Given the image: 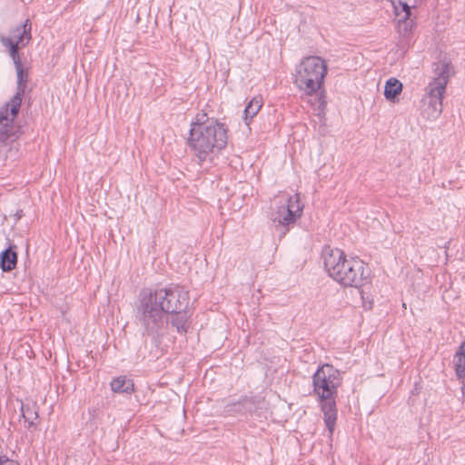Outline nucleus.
I'll return each mask as SVG.
<instances>
[{
	"label": "nucleus",
	"mask_w": 465,
	"mask_h": 465,
	"mask_svg": "<svg viewBox=\"0 0 465 465\" xmlns=\"http://www.w3.org/2000/svg\"><path fill=\"white\" fill-rule=\"evenodd\" d=\"M398 17V32L403 36H409L415 25L414 19L411 17V11H401Z\"/></svg>",
	"instance_id": "obj_12"
},
{
	"label": "nucleus",
	"mask_w": 465,
	"mask_h": 465,
	"mask_svg": "<svg viewBox=\"0 0 465 465\" xmlns=\"http://www.w3.org/2000/svg\"><path fill=\"white\" fill-rule=\"evenodd\" d=\"M326 104L325 101H322L321 104H320V107H324Z\"/></svg>",
	"instance_id": "obj_25"
},
{
	"label": "nucleus",
	"mask_w": 465,
	"mask_h": 465,
	"mask_svg": "<svg viewBox=\"0 0 465 465\" xmlns=\"http://www.w3.org/2000/svg\"><path fill=\"white\" fill-rule=\"evenodd\" d=\"M189 302V292L179 284L171 283L156 290L141 291L134 316L142 327L143 336L150 337L155 347H159L167 325L165 313L184 311Z\"/></svg>",
	"instance_id": "obj_1"
},
{
	"label": "nucleus",
	"mask_w": 465,
	"mask_h": 465,
	"mask_svg": "<svg viewBox=\"0 0 465 465\" xmlns=\"http://www.w3.org/2000/svg\"><path fill=\"white\" fill-rule=\"evenodd\" d=\"M228 129L224 124L216 126L191 127L187 145L201 163L207 160L210 154L217 153L227 144Z\"/></svg>",
	"instance_id": "obj_4"
},
{
	"label": "nucleus",
	"mask_w": 465,
	"mask_h": 465,
	"mask_svg": "<svg viewBox=\"0 0 465 465\" xmlns=\"http://www.w3.org/2000/svg\"><path fill=\"white\" fill-rule=\"evenodd\" d=\"M302 212L303 204L301 203L300 194L295 193L288 198L286 204L279 206L277 211L272 213L273 223H278V226L284 228L282 236L286 234L290 225L294 224L302 217Z\"/></svg>",
	"instance_id": "obj_8"
},
{
	"label": "nucleus",
	"mask_w": 465,
	"mask_h": 465,
	"mask_svg": "<svg viewBox=\"0 0 465 465\" xmlns=\"http://www.w3.org/2000/svg\"><path fill=\"white\" fill-rule=\"evenodd\" d=\"M402 91V84L396 78H390L385 84L384 95L389 101L394 102Z\"/></svg>",
	"instance_id": "obj_17"
},
{
	"label": "nucleus",
	"mask_w": 465,
	"mask_h": 465,
	"mask_svg": "<svg viewBox=\"0 0 465 465\" xmlns=\"http://www.w3.org/2000/svg\"><path fill=\"white\" fill-rule=\"evenodd\" d=\"M21 411H22V417L25 420V422H27L26 428L28 430L32 428H36V423L35 422V420L38 419V411L35 404L29 405V404H22L21 406Z\"/></svg>",
	"instance_id": "obj_16"
},
{
	"label": "nucleus",
	"mask_w": 465,
	"mask_h": 465,
	"mask_svg": "<svg viewBox=\"0 0 465 465\" xmlns=\"http://www.w3.org/2000/svg\"><path fill=\"white\" fill-rule=\"evenodd\" d=\"M15 220L18 221L19 219H21L23 216H24V213H23V210H18L15 214Z\"/></svg>",
	"instance_id": "obj_24"
},
{
	"label": "nucleus",
	"mask_w": 465,
	"mask_h": 465,
	"mask_svg": "<svg viewBox=\"0 0 465 465\" xmlns=\"http://www.w3.org/2000/svg\"><path fill=\"white\" fill-rule=\"evenodd\" d=\"M32 25L29 19H26L24 24L19 25L10 30L13 44H16L21 47H25L32 39L31 35Z\"/></svg>",
	"instance_id": "obj_9"
},
{
	"label": "nucleus",
	"mask_w": 465,
	"mask_h": 465,
	"mask_svg": "<svg viewBox=\"0 0 465 465\" xmlns=\"http://www.w3.org/2000/svg\"><path fill=\"white\" fill-rule=\"evenodd\" d=\"M12 60L14 62L15 68L24 66L22 62V54L19 53L17 55L13 57Z\"/></svg>",
	"instance_id": "obj_23"
},
{
	"label": "nucleus",
	"mask_w": 465,
	"mask_h": 465,
	"mask_svg": "<svg viewBox=\"0 0 465 465\" xmlns=\"http://www.w3.org/2000/svg\"><path fill=\"white\" fill-rule=\"evenodd\" d=\"M0 42L1 44L7 49L8 54L11 58L15 57L19 54V49L21 46L16 44H13V39L5 35H0Z\"/></svg>",
	"instance_id": "obj_21"
},
{
	"label": "nucleus",
	"mask_w": 465,
	"mask_h": 465,
	"mask_svg": "<svg viewBox=\"0 0 465 465\" xmlns=\"http://www.w3.org/2000/svg\"><path fill=\"white\" fill-rule=\"evenodd\" d=\"M341 383L340 371L328 363L320 366L312 375L313 392L318 397L330 436L333 434L337 420L335 398Z\"/></svg>",
	"instance_id": "obj_2"
},
{
	"label": "nucleus",
	"mask_w": 465,
	"mask_h": 465,
	"mask_svg": "<svg viewBox=\"0 0 465 465\" xmlns=\"http://www.w3.org/2000/svg\"><path fill=\"white\" fill-rule=\"evenodd\" d=\"M455 371L462 383V391L465 390V341H463L454 356Z\"/></svg>",
	"instance_id": "obj_13"
},
{
	"label": "nucleus",
	"mask_w": 465,
	"mask_h": 465,
	"mask_svg": "<svg viewBox=\"0 0 465 465\" xmlns=\"http://www.w3.org/2000/svg\"><path fill=\"white\" fill-rule=\"evenodd\" d=\"M111 389L114 392L131 394L134 391V384L126 376H119L111 381Z\"/></svg>",
	"instance_id": "obj_14"
},
{
	"label": "nucleus",
	"mask_w": 465,
	"mask_h": 465,
	"mask_svg": "<svg viewBox=\"0 0 465 465\" xmlns=\"http://www.w3.org/2000/svg\"><path fill=\"white\" fill-rule=\"evenodd\" d=\"M15 245H11L0 253V268L4 272L14 270L17 264V253Z\"/></svg>",
	"instance_id": "obj_11"
},
{
	"label": "nucleus",
	"mask_w": 465,
	"mask_h": 465,
	"mask_svg": "<svg viewBox=\"0 0 465 465\" xmlns=\"http://www.w3.org/2000/svg\"><path fill=\"white\" fill-rule=\"evenodd\" d=\"M253 404L254 401L252 398L244 396L237 401L228 403L225 409L228 412L245 413L252 411Z\"/></svg>",
	"instance_id": "obj_15"
},
{
	"label": "nucleus",
	"mask_w": 465,
	"mask_h": 465,
	"mask_svg": "<svg viewBox=\"0 0 465 465\" xmlns=\"http://www.w3.org/2000/svg\"><path fill=\"white\" fill-rule=\"evenodd\" d=\"M435 66L436 77L427 87L428 105L432 109L434 117L440 115L442 111L443 94L450 77L454 74V68L450 62L440 61L435 64Z\"/></svg>",
	"instance_id": "obj_7"
},
{
	"label": "nucleus",
	"mask_w": 465,
	"mask_h": 465,
	"mask_svg": "<svg viewBox=\"0 0 465 465\" xmlns=\"http://www.w3.org/2000/svg\"><path fill=\"white\" fill-rule=\"evenodd\" d=\"M327 64L319 56H307L296 67L294 84L307 95L316 94L323 85Z\"/></svg>",
	"instance_id": "obj_6"
},
{
	"label": "nucleus",
	"mask_w": 465,
	"mask_h": 465,
	"mask_svg": "<svg viewBox=\"0 0 465 465\" xmlns=\"http://www.w3.org/2000/svg\"><path fill=\"white\" fill-rule=\"evenodd\" d=\"M322 259L328 275L343 287L360 288L368 278L363 262L348 259L341 249L326 246L322 251Z\"/></svg>",
	"instance_id": "obj_3"
},
{
	"label": "nucleus",
	"mask_w": 465,
	"mask_h": 465,
	"mask_svg": "<svg viewBox=\"0 0 465 465\" xmlns=\"http://www.w3.org/2000/svg\"><path fill=\"white\" fill-rule=\"evenodd\" d=\"M17 85L15 94L0 109V142L15 136L18 128L15 125V119L18 116L23 96L25 93L29 79L28 70L24 66L15 68Z\"/></svg>",
	"instance_id": "obj_5"
},
{
	"label": "nucleus",
	"mask_w": 465,
	"mask_h": 465,
	"mask_svg": "<svg viewBox=\"0 0 465 465\" xmlns=\"http://www.w3.org/2000/svg\"><path fill=\"white\" fill-rule=\"evenodd\" d=\"M167 314L171 317H167L164 321H167V322H170L172 326L176 328L177 332L183 334L188 331L190 327V314L188 313L187 309L184 311L177 310V312H169Z\"/></svg>",
	"instance_id": "obj_10"
},
{
	"label": "nucleus",
	"mask_w": 465,
	"mask_h": 465,
	"mask_svg": "<svg viewBox=\"0 0 465 465\" xmlns=\"http://www.w3.org/2000/svg\"><path fill=\"white\" fill-rule=\"evenodd\" d=\"M0 465H19V463L4 455L0 457Z\"/></svg>",
	"instance_id": "obj_22"
},
{
	"label": "nucleus",
	"mask_w": 465,
	"mask_h": 465,
	"mask_svg": "<svg viewBox=\"0 0 465 465\" xmlns=\"http://www.w3.org/2000/svg\"><path fill=\"white\" fill-rule=\"evenodd\" d=\"M216 124H220L217 119L209 118L207 114L204 112H201L197 114L195 122L192 124V127H199V126H216Z\"/></svg>",
	"instance_id": "obj_20"
},
{
	"label": "nucleus",
	"mask_w": 465,
	"mask_h": 465,
	"mask_svg": "<svg viewBox=\"0 0 465 465\" xmlns=\"http://www.w3.org/2000/svg\"><path fill=\"white\" fill-rule=\"evenodd\" d=\"M262 106V96H255L252 98L247 104L244 109V121L247 123L248 120L252 119L261 110Z\"/></svg>",
	"instance_id": "obj_18"
},
{
	"label": "nucleus",
	"mask_w": 465,
	"mask_h": 465,
	"mask_svg": "<svg viewBox=\"0 0 465 465\" xmlns=\"http://www.w3.org/2000/svg\"><path fill=\"white\" fill-rule=\"evenodd\" d=\"M395 16L401 15V11H411L418 4V0H391Z\"/></svg>",
	"instance_id": "obj_19"
}]
</instances>
